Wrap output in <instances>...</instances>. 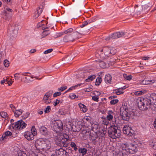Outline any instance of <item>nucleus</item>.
Returning <instances> with one entry per match:
<instances>
[{
  "label": "nucleus",
  "instance_id": "nucleus-1",
  "mask_svg": "<svg viewBox=\"0 0 156 156\" xmlns=\"http://www.w3.org/2000/svg\"><path fill=\"white\" fill-rule=\"evenodd\" d=\"M35 146L37 150L40 152H46L51 148V145L48 141H44L42 139L37 140L35 144Z\"/></svg>",
  "mask_w": 156,
  "mask_h": 156
},
{
  "label": "nucleus",
  "instance_id": "nucleus-2",
  "mask_svg": "<svg viewBox=\"0 0 156 156\" xmlns=\"http://www.w3.org/2000/svg\"><path fill=\"white\" fill-rule=\"evenodd\" d=\"M152 105V102L148 97L143 98L139 97L137 98V106L140 110H146L150 108Z\"/></svg>",
  "mask_w": 156,
  "mask_h": 156
},
{
  "label": "nucleus",
  "instance_id": "nucleus-3",
  "mask_svg": "<svg viewBox=\"0 0 156 156\" xmlns=\"http://www.w3.org/2000/svg\"><path fill=\"white\" fill-rule=\"evenodd\" d=\"M55 142L61 147H67L69 144V136L66 133L58 136L56 137Z\"/></svg>",
  "mask_w": 156,
  "mask_h": 156
},
{
  "label": "nucleus",
  "instance_id": "nucleus-4",
  "mask_svg": "<svg viewBox=\"0 0 156 156\" xmlns=\"http://www.w3.org/2000/svg\"><path fill=\"white\" fill-rule=\"evenodd\" d=\"M109 136L113 139L119 138L121 135V131L116 126H112L108 131Z\"/></svg>",
  "mask_w": 156,
  "mask_h": 156
},
{
  "label": "nucleus",
  "instance_id": "nucleus-5",
  "mask_svg": "<svg viewBox=\"0 0 156 156\" xmlns=\"http://www.w3.org/2000/svg\"><path fill=\"white\" fill-rule=\"evenodd\" d=\"M129 110L127 105L122 104L120 108V115L122 119L128 121L130 118V114L128 113Z\"/></svg>",
  "mask_w": 156,
  "mask_h": 156
},
{
  "label": "nucleus",
  "instance_id": "nucleus-6",
  "mask_svg": "<svg viewBox=\"0 0 156 156\" xmlns=\"http://www.w3.org/2000/svg\"><path fill=\"white\" fill-rule=\"evenodd\" d=\"M84 31L83 29L80 30L79 31H76L70 34H68L66 35L63 39L65 42H67L69 41H73L76 39L79 38V37L77 36L78 34L81 35L83 34Z\"/></svg>",
  "mask_w": 156,
  "mask_h": 156
},
{
  "label": "nucleus",
  "instance_id": "nucleus-7",
  "mask_svg": "<svg viewBox=\"0 0 156 156\" xmlns=\"http://www.w3.org/2000/svg\"><path fill=\"white\" fill-rule=\"evenodd\" d=\"M63 129V124L60 120H57L54 122L53 129L56 132L62 131Z\"/></svg>",
  "mask_w": 156,
  "mask_h": 156
},
{
  "label": "nucleus",
  "instance_id": "nucleus-8",
  "mask_svg": "<svg viewBox=\"0 0 156 156\" xmlns=\"http://www.w3.org/2000/svg\"><path fill=\"white\" fill-rule=\"evenodd\" d=\"M18 26L17 25L15 24L12 26L9 31V36L12 39L16 37L18 33Z\"/></svg>",
  "mask_w": 156,
  "mask_h": 156
},
{
  "label": "nucleus",
  "instance_id": "nucleus-9",
  "mask_svg": "<svg viewBox=\"0 0 156 156\" xmlns=\"http://www.w3.org/2000/svg\"><path fill=\"white\" fill-rule=\"evenodd\" d=\"M123 133L127 135L128 136L134 137L135 131L132 129L130 127L127 126H125L123 128Z\"/></svg>",
  "mask_w": 156,
  "mask_h": 156
},
{
  "label": "nucleus",
  "instance_id": "nucleus-10",
  "mask_svg": "<svg viewBox=\"0 0 156 156\" xmlns=\"http://www.w3.org/2000/svg\"><path fill=\"white\" fill-rule=\"evenodd\" d=\"M27 124L22 120H21L15 122V124H13V128L16 129L21 130L26 127Z\"/></svg>",
  "mask_w": 156,
  "mask_h": 156
},
{
  "label": "nucleus",
  "instance_id": "nucleus-11",
  "mask_svg": "<svg viewBox=\"0 0 156 156\" xmlns=\"http://www.w3.org/2000/svg\"><path fill=\"white\" fill-rule=\"evenodd\" d=\"M128 34L127 32L121 31L115 32L112 34L111 36L113 39H116L125 35Z\"/></svg>",
  "mask_w": 156,
  "mask_h": 156
},
{
  "label": "nucleus",
  "instance_id": "nucleus-12",
  "mask_svg": "<svg viewBox=\"0 0 156 156\" xmlns=\"http://www.w3.org/2000/svg\"><path fill=\"white\" fill-rule=\"evenodd\" d=\"M139 83L143 85L151 84L156 83V80H145L144 79L139 80Z\"/></svg>",
  "mask_w": 156,
  "mask_h": 156
},
{
  "label": "nucleus",
  "instance_id": "nucleus-13",
  "mask_svg": "<svg viewBox=\"0 0 156 156\" xmlns=\"http://www.w3.org/2000/svg\"><path fill=\"white\" fill-rule=\"evenodd\" d=\"M44 5V2H43L41 5L37 9L36 12H37V14L35 16L36 18H37L40 14L41 13Z\"/></svg>",
  "mask_w": 156,
  "mask_h": 156
},
{
  "label": "nucleus",
  "instance_id": "nucleus-14",
  "mask_svg": "<svg viewBox=\"0 0 156 156\" xmlns=\"http://www.w3.org/2000/svg\"><path fill=\"white\" fill-rule=\"evenodd\" d=\"M24 137L28 140H32L34 139V135L30 132H26L24 134Z\"/></svg>",
  "mask_w": 156,
  "mask_h": 156
},
{
  "label": "nucleus",
  "instance_id": "nucleus-15",
  "mask_svg": "<svg viewBox=\"0 0 156 156\" xmlns=\"http://www.w3.org/2000/svg\"><path fill=\"white\" fill-rule=\"evenodd\" d=\"M148 98L150 100L151 102L156 105V94L153 93L151 94Z\"/></svg>",
  "mask_w": 156,
  "mask_h": 156
},
{
  "label": "nucleus",
  "instance_id": "nucleus-16",
  "mask_svg": "<svg viewBox=\"0 0 156 156\" xmlns=\"http://www.w3.org/2000/svg\"><path fill=\"white\" fill-rule=\"evenodd\" d=\"M40 132L41 134L46 136L48 134L47 129L44 126H42L40 128Z\"/></svg>",
  "mask_w": 156,
  "mask_h": 156
},
{
  "label": "nucleus",
  "instance_id": "nucleus-17",
  "mask_svg": "<svg viewBox=\"0 0 156 156\" xmlns=\"http://www.w3.org/2000/svg\"><path fill=\"white\" fill-rule=\"evenodd\" d=\"M110 47L108 46L104 47L101 51H104V54L107 56H110V53H111Z\"/></svg>",
  "mask_w": 156,
  "mask_h": 156
},
{
  "label": "nucleus",
  "instance_id": "nucleus-18",
  "mask_svg": "<svg viewBox=\"0 0 156 156\" xmlns=\"http://www.w3.org/2000/svg\"><path fill=\"white\" fill-rule=\"evenodd\" d=\"M114 115V113L112 111H109L108 112V115L107 116V119L111 121L113 118V116Z\"/></svg>",
  "mask_w": 156,
  "mask_h": 156
},
{
  "label": "nucleus",
  "instance_id": "nucleus-19",
  "mask_svg": "<svg viewBox=\"0 0 156 156\" xmlns=\"http://www.w3.org/2000/svg\"><path fill=\"white\" fill-rule=\"evenodd\" d=\"M5 15L4 16L3 18L5 19L9 20L12 17V12H8L6 11H5Z\"/></svg>",
  "mask_w": 156,
  "mask_h": 156
},
{
  "label": "nucleus",
  "instance_id": "nucleus-20",
  "mask_svg": "<svg viewBox=\"0 0 156 156\" xmlns=\"http://www.w3.org/2000/svg\"><path fill=\"white\" fill-rule=\"evenodd\" d=\"M137 73L138 74L137 75V77L138 79V81L142 79H144V77L145 76V73L144 72L140 73V71H138Z\"/></svg>",
  "mask_w": 156,
  "mask_h": 156
},
{
  "label": "nucleus",
  "instance_id": "nucleus-21",
  "mask_svg": "<svg viewBox=\"0 0 156 156\" xmlns=\"http://www.w3.org/2000/svg\"><path fill=\"white\" fill-rule=\"evenodd\" d=\"M130 147L129 149L132 151H130V153L132 154H133L134 153H135L136 152V146L135 144H130Z\"/></svg>",
  "mask_w": 156,
  "mask_h": 156
},
{
  "label": "nucleus",
  "instance_id": "nucleus-22",
  "mask_svg": "<svg viewBox=\"0 0 156 156\" xmlns=\"http://www.w3.org/2000/svg\"><path fill=\"white\" fill-rule=\"evenodd\" d=\"M64 150L62 148H60L59 149H56L55 151V154L57 156H62L64 154Z\"/></svg>",
  "mask_w": 156,
  "mask_h": 156
},
{
  "label": "nucleus",
  "instance_id": "nucleus-23",
  "mask_svg": "<svg viewBox=\"0 0 156 156\" xmlns=\"http://www.w3.org/2000/svg\"><path fill=\"white\" fill-rule=\"evenodd\" d=\"M78 151L79 153H81L83 156H84L87 153V150L85 148H81L79 149Z\"/></svg>",
  "mask_w": 156,
  "mask_h": 156
},
{
  "label": "nucleus",
  "instance_id": "nucleus-24",
  "mask_svg": "<svg viewBox=\"0 0 156 156\" xmlns=\"http://www.w3.org/2000/svg\"><path fill=\"white\" fill-rule=\"evenodd\" d=\"M112 76L109 74H108L105 76V80L106 83H109L112 80Z\"/></svg>",
  "mask_w": 156,
  "mask_h": 156
},
{
  "label": "nucleus",
  "instance_id": "nucleus-25",
  "mask_svg": "<svg viewBox=\"0 0 156 156\" xmlns=\"http://www.w3.org/2000/svg\"><path fill=\"white\" fill-rule=\"evenodd\" d=\"M23 112V110L21 109L16 110L14 112L15 116L16 117H18L20 115H21Z\"/></svg>",
  "mask_w": 156,
  "mask_h": 156
},
{
  "label": "nucleus",
  "instance_id": "nucleus-26",
  "mask_svg": "<svg viewBox=\"0 0 156 156\" xmlns=\"http://www.w3.org/2000/svg\"><path fill=\"white\" fill-rule=\"evenodd\" d=\"M129 146L127 143L122 144L121 146V148L123 151H128L127 150H128V147Z\"/></svg>",
  "mask_w": 156,
  "mask_h": 156
},
{
  "label": "nucleus",
  "instance_id": "nucleus-27",
  "mask_svg": "<svg viewBox=\"0 0 156 156\" xmlns=\"http://www.w3.org/2000/svg\"><path fill=\"white\" fill-rule=\"evenodd\" d=\"M95 77L96 76L94 75L89 76L88 78L86 79L85 81L87 82L91 81L95 79Z\"/></svg>",
  "mask_w": 156,
  "mask_h": 156
},
{
  "label": "nucleus",
  "instance_id": "nucleus-28",
  "mask_svg": "<svg viewBox=\"0 0 156 156\" xmlns=\"http://www.w3.org/2000/svg\"><path fill=\"white\" fill-rule=\"evenodd\" d=\"M50 98L47 96L45 94L44 96V98L43 100V101L46 104H49L51 102V100L49 101L48 100V99Z\"/></svg>",
  "mask_w": 156,
  "mask_h": 156
},
{
  "label": "nucleus",
  "instance_id": "nucleus-29",
  "mask_svg": "<svg viewBox=\"0 0 156 156\" xmlns=\"http://www.w3.org/2000/svg\"><path fill=\"white\" fill-rule=\"evenodd\" d=\"M79 105L80 108L82 109V111L84 112H85L87 111V109L86 108V106H85L83 104L81 103H80L79 104Z\"/></svg>",
  "mask_w": 156,
  "mask_h": 156
},
{
  "label": "nucleus",
  "instance_id": "nucleus-30",
  "mask_svg": "<svg viewBox=\"0 0 156 156\" xmlns=\"http://www.w3.org/2000/svg\"><path fill=\"white\" fill-rule=\"evenodd\" d=\"M98 62L99 63V66L101 68H104L106 67L105 63L104 62L99 60Z\"/></svg>",
  "mask_w": 156,
  "mask_h": 156
},
{
  "label": "nucleus",
  "instance_id": "nucleus-31",
  "mask_svg": "<svg viewBox=\"0 0 156 156\" xmlns=\"http://www.w3.org/2000/svg\"><path fill=\"white\" fill-rule=\"evenodd\" d=\"M111 53H110V56L113 55L115 54L116 52V49L114 48L110 47Z\"/></svg>",
  "mask_w": 156,
  "mask_h": 156
},
{
  "label": "nucleus",
  "instance_id": "nucleus-32",
  "mask_svg": "<svg viewBox=\"0 0 156 156\" xmlns=\"http://www.w3.org/2000/svg\"><path fill=\"white\" fill-rule=\"evenodd\" d=\"M102 79L101 77H97L96 80L95 85L98 86L101 83L102 81Z\"/></svg>",
  "mask_w": 156,
  "mask_h": 156
},
{
  "label": "nucleus",
  "instance_id": "nucleus-33",
  "mask_svg": "<svg viewBox=\"0 0 156 156\" xmlns=\"http://www.w3.org/2000/svg\"><path fill=\"white\" fill-rule=\"evenodd\" d=\"M31 132H30V133H32L33 134L34 136H35L37 134L36 129L35 128L34 126H32V128L31 129Z\"/></svg>",
  "mask_w": 156,
  "mask_h": 156
},
{
  "label": "nucleus",
  "instance_id": "nucleus-34",
  "mask_svg": "<svg viewBox=\"0 0 156 156\" xmlns=\"http://www.w3.org/2000/svg\"><path fill=\"white\" fill-rule=\"evenodd\" d=\"M123 76L124 78L127 80H129L132 78V76L131 75H127V74H123Z\"/></svg>",
  "mask_w": 156,
  "mask_h": 156
},
{
  "label": "nucleus",
  "instance_id": "nucleus-35",
  "mask_svg": "<svg viewBox=\"0 0 156 156\" xmlns=\"http://www.w3.org/2000/svg\"><path fill=\"white\" fill-rule=\"evenodd\" d=\"M4 65L5 67H8L9 66V62L7 59H5L3 62Z\"/></svg>",
  "mask_w": 156,
  "mask_h": 156
},
{
  "label": "nucleus",
  "instance_id": "nucleus-36",
  "mask_svg": "<svg viewBox=\"0 0 156 156\" xmlns=\"http://www.w3.org/2000/svg\"><path fill=\"white\" fill-rule=\"evenodd\" d=\"M70 145L72 147L74 148V149L75 151H76L78 149L75 143L73 142H71Z\"/></svg>",
  "mask_w": 156,
  "mask_h": 156
},
{
  "label": "nucleus",
  "instance_id": "nucleus-37",
  "mask_svg": "<svg viewBox=\"0 0 156 156\" xmlns=\"http://www.w3.org/2000/svg\"><path fill=\"white\" fill-rule=\"evenodd\" d=\"M8 138V137L7 136L6 134H5V133L2 135V137L0 139V140L1 141L5 140L6 139H7Z\"/></svg>",
  "mask_w": 156,
  "mask_h": 156
},
{
  "label": "nucleus",
  "instance_id": "nucleus-38",
  "mask_svg": "<svg viewBox=\"0 0 156 156\" xmlns=\"http://www.w3.org/2000/svg\"><path fill=\"white\" fill-rule=\"evenodd\" d=\"M73 29L71 28H69L64 31L63 32L64 34H68L70 33L73 31Z\"/></svg>",
  "mask_w": 156,
  "mask_h": 156
},
{
  "label": "nucleus",
  "instance_id": "nucleus-39",
  "mask_svg": "<svg viewBox=\"0 0 156 156\" xmlns=\"http://www.w3.org/2000/svg\"><path fill=\"white\" fill-rule=\"evenodd\" d=\"M0 114L1 116L3 118H5L8 116V114L6 112H2Z\"/></svg>",
  "mask_w": 156,
  "mask_h": 156
},
{
  "label": "nucleus",
  "instance_id": "nucleus-40",
  "mask_svg": "<svg viewBox=\"0 0 156 156\" xmlns=\"http://www.w3.org/2000/svg\"><path fill=\"white\" fill-rule=\"evenodd\" d=\"M53 93V91L50 90V91H49L48 92L46 93L45 94L46 95H47V96L49 97V98H50L51 97V96Z\"/></svg>",
  "mask_w": 156,
  "mask_h": 156
},
{
  "label": "nucleus",
  "instance_id": "nucleus-41",
  "mask_svg": "<svg viewBox=\"0 0 156 156\" xmlns=\"http://www.w3.org/2000/svg\"><path fill=\"white\" fill-rule=\"evenodd\" d=\"M146 92L145 90L137 91V95H140L143 94Z\"/></svg>",
  "mask_w": 156,
  "mask_h": 156
},
{
  "label": "nucleus",
  "instance_id": "nucleus-42",
  "mask_svg": "<svg viewBox=\"0 0 156 156\" xmlns=\"http://www.w3.org/2000/svg\"><path fill=\"white\" fill-rule=\"evenodd\" d=\"M30 115V113L28 112H27L25 114L23 115L22 117L23 119H25L28 118Z\"/></svg>",
  "mask_w": 156,
  "mask_h": 156
},
{
  "label": "nucleus",
  "instance_id": "nucleus-43",
  "mask_svg": "<svg viewBox=\"0 0 156 156\" xmlns=\"http://www.w3.org/2000/svg\"><path fill=\"white\" fill-rule=\"evenodd\" d=\"M119 100L118 99H114L110 101V103L111 105H115L118 103Z\"/></svg>",
  "mask_w": 156,
  "mask_h": 156
},
{
  "label": "nucleus",
  "instance_id": "nucleus-44",
  "mask_svg": "<svg viewBox=\"0 0 156 156\" xmlns=\"http://www.w3.org/2000/svg\"><path fill=\"white\" fill-rule=\"evenodd\" d=\"M77 78H84V72H81L77 76Z\"/></svg>",
  "mask_w": 156,
  "mask_h": 156
},
{
  "label": "nucleus",
  "instance_id": "nucleus-45",
  "mask_svg": "<svg viewBox=\"0 0 156 156\" xmlns=\"http://www.w3.org/2000/svg\"><path fill=\"white\" fill-rule=\"evenodd\" d=\"M51 110V107L49 106H48L46 108L44 112L45 113H48Z\"/></svg>",
  "mask_w": 156,
  "mask_h": 156
},
{
  "label": "nucleus",
  "instance_id": "nucleus-46",
  "mask_svg": "<svg viewBox=\"0 0 156 156\" xmlns=\"http://www.w3.org/2000/svg\"><path fill=\"white\" fill-rule=\"evenodd\" d=\"M67 88L66 86H65L64 87H62L58 89V90L59 91H63V90H65Z\"/></svg>",
  "mask_w": 156,
  "mask_h": 156
},
{
  "label": "nucleus",
  "instance_id": "nucleus-47",
  "mask_svg": "<svg viewBox=\"0 0 156 156\" xmlns=\"http://www.w3.org/2000/svg\"><path fill=\"white\" fill-rule=\"evenodd\" d=\"M61 93L60 92H56L53 94V97H55L57 96L61 95Z\"/></svg>",
  "mask_w": 156,
  "mask_h": 156
},
{
  "label": "nucleus",
  "instance_id": "nucleus-48",
  "mask_svg": "<svg viewBox=\"0 0 156 156\" xmlns=\"http://www.w3.org/2000/svg\"><path fill=\"white\" fill-rule=\"evenodd\" d=\"M64 34V32L59 33H57L54 36V37L55 38H57L58 37H60L62 35H63Z\"/></svg>",
  "mask_w": 156,
  "mask_h": 156
},
{
  "label": "nucleus",
  "instance_id": "nucleus-49",
  "mask_svg": "<svg viewBox=\"0 0 156 156\" xmlns=\"http://www.w3.org/2000/svg\"><path fill=\"white\" fill-rule=\"evenodd\" d=\"M151 6V5L148 3L147 4H146L144 5V8L147 9L148 10L150 9V8Z\"/></svg>",
  "mask_w": 156,
  "mask_h": 156
},
{
  "label": "nucleus",
  "instance_id": "nucleus-50",
  "mask_svg": "<svg viewBox=\"0 0 156 156\" xmlns=\"http://www.w3.org/2000/svg\"><path fill=\"white\" fill-rule=\"evenodd\" d=\"M52 51H53L52 49H51V48L49 49H48L47 50H46L44 52V53L45 54H48V53L51 52Z\"/></svg>",
  "mask_w": 156,
  "mask_h": 156
},
{
  "label": "nucleus",
  "instance_id": "nucleus-51",
  "mask_svg": "<svg viewBox=\"0 0 156 156\" xmlns=\"http://www.w3.org/2000/svg\"><path fill=\"white\" fill-rule=\"evenodd\" d=\"M131 115H136V110L133 109L131 112Z\"/></svg>",
  "mask_w": 156,
  "mask_h": 156
},
{
  "label": "nucleus",
  "instance_id": "nucleus-52",
  "mask_svg": "<svg viewBox=\"0 0 156 156\" xmlns=\"http://www.w3.org/2000/svg\"><path fill=\"white\" fill-rule=\"evenodd\" d=\"M88 24V23L87 21H86L83 22V24L80 26V27L81 28H83Z\"/></svg>",
  "mask_w": 156,
  "mask_h": 156
},
{
  "label": "nucleus",
  "instance_id": "nucleus-53",
  "mask_svg": "<svg viewBox=\"0 0 156 156\" xmlns=\"http://www.w3.org/2000/svg\"><path fill=\"white\" fill-rule=\"evenodd\" d=\"M98 96H94L92 97V99L96 101H98Z\"/></svg>",
  "mask_w": 156,
  "mask_h": 156
},
{
  "label": "nucleus",
  "instance_id": "nucleus-54",
  "mask_svg": "<svg viewBox=\"0 0 156 156\" xmlns=\"http://www.w3.org/2000/svg\"><path fill=\"white\" fill-rule=\"evenodd\" d=\"M95 20V19L94 18H92L91 19H90L88 20L87 22L88 23V24H89V23H93Z\"/></svg>",
  "mask_w": 156,
  "mask_h": 156
},
{
  "label": "nucleus",
  "instance_id": "nucleus-55",
  "mask_svg": "<svg viewBox=\"0 0 156 156\" xmlns=\"http://www.w3.org/2000/svg\"><path fill=\"white\" fill-rule=\"evenodd\" d=\"M115 91H116V93L117 95H120L123 93V92L119 90H117L116 89L115 90Z\"/></svg>",
  "mask_w": 156,
  "mask_h": 156
},
{
  "label": "nucleus",
  "instance_id": "nucleus-56",
  "mask_svg": "<svg viewBox=\"0 0 156 156\" xmlns=\"http://www.w3.org/2000/svg\"><path fill=\"white\" fill-rule=\"evenodd\" d=\"M49 34V33L48 32V30H45L42 33V34L45 35V36H46L47 35Z\"/></svg>",
  "mask_w": 156,
  "mask_h": 156
},
{
  "label": "nucleus",
  "instance_id": "nucleus-57",
  "mask_svg": "<svg viewBox=\"0 0 156 156\" xmlns=\"http://www.w3.org/2000/svg\"><path fill=\"white\" fill-rule=\"evenodd\" d=\"M5 133L6 134L7 136L8 137L11 136L12 135V133L11 132L9 131H7Z\"/></svg>",
  "mask_w": 156,
  "mask_h": 156
},
{
  "label": "nucleus",
  "instance_id": "nucleus-58",
  "mask_svg": "<svg viewBox=\"0 0 156 156\" xmlns=\"http://www.w3.org/2000/svg\"><path fill=\"white\" fill-rule=\"evenodd\" d=\"M69 97L72 99H74L76 98V95L74 94H72L69 96Z\"/></svg>",
  "mask_w": 156,
  "mask_h": 156
},
{
  "label": "nucleus",
  "instance_id": "nucleus-59",
  "mask_svg": "<svg viewBox=\"0 0 156 156\" xmlns=\"http://www.w3.org/2000/svg\"><path fill=\"white\" fill-rule=\"evenodd\" d=\"M112 34H111L110 35L106 37L105 38V40L106 41H108L111 38L113 39V38L111 37L112 36Z\"/></svg>",
  "mask_w": 156,
  "mask_h": 156
},
{
  "label": "nucleus",
  "instance_id": "nucleus-60",
  "mask_svg": "<svg viewBox=\"0 0 156 156\" xmlns=\"http://www.w3.org/2000/svg\"><path fill=\"white\" fill-rule=\"evenodd\" d=\"M94 94L96 95V96H98L101 94V93L97 91H94Z\"/></svg>",
  "mask_w": 156,
  "mask_h": 156
},
{
  "label": "nucleus",
  "instance_id": "nucleus-61",
  "mask_svg": "<svg viewBox=\"0 0 156 156\" xmlns=\"http://www.w3.org/2000/svg\"><path fill=\"white\" fill-rule=\"evenodd\" d=\"M60 102V101L58 99H56L53 104L54 106H56Z\"/></svg>",
  "mask_w": 156,
  "mask_h": 156
},
{
  "label": "nucleus",
  "instance_id": "nucleus-62",
  "mask_svg": "<svg viewBox=\"0 0 156 156\" xmlns=\"http://www.w3.org/2000/svg\"><path fill=\"white\" fill-rule=\"evenodd\" d=\"M44 21V20H42L41 22L37 24V26L38 27H40L42 26V25H44V24L42 23Z\"/></svg>",
  "mask_w": 156,
  "mask_h": 156
},
{
  "label": "nucleus",
  "instance_id": "nucleus-63",
  "mask_svg": "<svg viewBox=\"0 0 156 156\" xmlns=\"http://www.w3.org/2000/svg\"><path fill=\"white\" fill-rule=\"evenodd\" d=\"M137 145L139 147H141V146H142V144L140 142V141H138V142H137Z\"/></svg>",
  "mask_w": 156,
  "mask_h": 156
},
{
  "label": "nucleus",
  "instance_id": "nucleus-64",
  "mask_svg": "<svg viewBox=\"0 0 156 156\" xmlns=\"http://www.w3.org/2000/svg\"><path fill=\"white\" fill-rule=\"evenodd\" d=\"M6 9L8 12H12V9H10L9 8H6Z\"/></svg>",
  "mask_w": 156,
  "mask_h": 156
}]
</instances>
